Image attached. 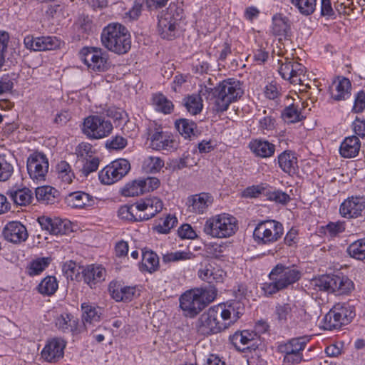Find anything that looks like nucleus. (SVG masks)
I'll list each match as a JSON object with an SVG mask.
<instances>
[{"mask_svg": "<svg viewBox=\"0 0 365 365\" xmlns=\"http://www.w3.org/2000/svg\"><path fill=\"white\" fill-rule=\"evenodd\" d=\"M241 313L233 306L219 304L209 308L197 319L195 324L197 332L202 336L220 333L228 329L240 317Z\"/></svg>", "mask_w": 365, "mask_h": 365, "instance_id": "nucleus-1", "label": "nucleus"}, {"mask_svg": "<svg viewBox=\"0 0 365 365\" xmlns=\"http://www.w3.org/2000/svg\"><path fill=\"white\" fill-rule=\"evenodd\" d=\"M102 44L117 54L126 53L131 47L130 35L125 26L119 23H110L101 32Z\"/></svg>", "mask_w": 365, "mask_h": 365, "instance_id": "nucleus-2", "label": "nucleus"}, {"mask_svg": "<svg viewBox=\"0 0 365 365\" xmlns=\"http://www.w3.org/2000/svg\"><path fill=\"white\" fill-rule=\"evenodd\" d=\"M243 93L240 81L234 78L222 81L212 89V110L216 113L227 110L230 105L237 101Z\"/></svg>", "mask_w": 365, "mask_h": 365, "instance_id": "nucleus-3", "label": "nucleus"}, {"mask_svg": "<svg viewBox=\"0 0 365 365\" xmlns=\"http://www.w3.org/2000/svg\"><path fill=\"white\" fill-rule=\"evenodd\" d=\"M301 278V272L294 267L277 264L269 274V282L263 284L262 289L266 295H272L287 289Z\"/></svg>", "mask_w": 365, "mask_h": 365, "instance_id": "nucleus-4", "label": "nucleus"}, {"mask_svg": "<svg viewBox=\"0 0 365 365\" xmlns=\"http://www.w3.org/2000/svg\"><path fill=\"white\" fill-rule=\"evenodd\" d=\"M238 230L237 219L229 214L222 213L208 218L203 226V232L214 238H227Z\"/></svg>", "mask_w": 365, "mask_h": 365, "instance_id": "nucleus-5", "label": "nucleus"}, {"mask_svg": "<svg viewBox=\"0 0 365 365\" xmlns=\"http://www.w3.org/2000/svg\"><path fill=\"white\" fill-rule=\"evenodd\" d=\"M312 284L319 291L336 294H348L354 288L353 282L341 274H324L313 279Z\"/></svg>", "mask_w": 365, "mask_h": 365, "instance_id": "nucleus-6", "label": "nucleus"}, {"mask_svg": "<svg viewBox=\"0 0 365 365\" xmlns=\"http://www.w3.org/2000/svg\"><path fill=\"white\" fill-rule=\"evenodd\" d=\"M354 317L355 310L353 306L346 303H338L325 315L324 329H339L343 325L349 324Z\"/></svg>", "mask_w": 365, "mask_h": 365, "instance_id": "nucleus-7", "label": "nucleus"}, {"mask_svg": "<svg viewBox=\"0 0 365 365\" xmlns=\"http://www.w3.org/2000/svg\"><path fill=\"white\" fill-rule=\"evenodd\" d=\"M309 339L306 336L297 337L280 343L277 346L279 353L284 355L283 365H297L303 361L302 351Z\"/></svg>", "mask_w": 365, "mask_h": 365, "instance_id": "nucleus-8", "label": "nucleus"}, {"mask_svg": "<svg viewBox=\"0 0 365 365\" xmlns=\"http://www.w3.org/2000/svg\"><path fill=\"white\" fill-rule=\"evenodd\" d=\"M284 233L282 223L276 220L262 221L253 232L254 240L258 245H268L279 240Z\"/></svg>", "mask_w": 365, "mask_h": 365, "instance_id": "nucleus-9", "label": "nucleus"}, {"mask_svg": "<svg viewBox=\"0 0 365 365\" xmlns=\"http://www.w3.org/2000/svg\"><path fill=\"white\" fill-rule=\"evenodd\" d=\"M113 128L109 120L101 115H93L84 119L82 131L88 138L98 140L108 136Z\"/></svg>", "mask_w": 365, "mask_h": 365, "instance_id": "nucleus-10", "label": "nucleus"}, {"mask_svg": "<svg viewBox=\"0 0 365 365\" xmlns=\"http://www.w3.org/2000/svg\"><path fill=\"white\" fill-rule=\"evenodd\" d=\"M130 165L125 159L113 161L99 172L98 178L105 185H111L121 180L130 170Z\"/></svg>", "mask_w": 365, "mask_h": 365, "instance_id": "nucleus-11", "label": "nucleus"}, {"mask_svg": "<svg viewBox=\"0 0 365 365\" xmlns=\"http://www.w3.org/2000/svg\"><path fill=\"white\" fill-rule=\"evenodd\" d=\"M148 135L150 147L153 150L172 152L178 148V142L173 135L168 132L163 131L160 128H149Z\"/></svg>", "mask_w": 365, "mask_h": 365, "instance_id": "nucleus-12", "label": "nucleus"}, {"mask_svg": "<svg viewBox=\"0 0 365 365\" xmlns=\"http://www.w3.org/2000/svg\"><path fill=\"white\" fill-rule=\"evenodd\" d=\"M80 56L83 63L93 71L103 72L108 68L106 52L101 48L85 47L81 51Z\"/></svg>", "mask_w": 365, "mask_h": 365, "instance_id": "nucleus-13", "label": "nucleus"}, {"mask_svg": "<svg viewBox=\"0 0 365 365\" xmlns=\"http://www.w3.org/2000/svg\"><path fill=\"white\" fill-rule=\"evenodd\" d=\"M278 71L282 78L291 83L302 84L305 76V67L294 59L285 58L278 61Z\"/></svg>", "mask_w": 365, "mask_h": 365, "instance_id": "nucleus-14", "label": "nucleus"}, {"mask_svg": "<svg viewBox=\"0 0 365 365\" xmlns=\"http://www.w3.org/2000/svg\"><path fill=\"white\" fill-rule=\"evenodd\" d=\"M179 300L180 307L186 317L194 318L205 309L200 299V292L195 289L184 292Z\"/></svg>", "mask_w": 365, "mask_h": 365, "instance_id": "nucleus-15", "label": "nucleus"}, {"mask_svg": "<svg viewBox=\"0 0 365 365\" xmlns=\"http://www.w3.org/2000/svg\"><path fill=\"white\" fill-rule=\"evenodd\" d=\"M27 170L31 178L41 181L45 179L48 170V161L41 153H34L27 159Z\"/></svg>", "mask_w": 365, "mask_h": 365, "instance_id": "nucleus-16", "label": "nucleus"}, {"mask_svg": "<svg viewBox=\"0 0 365 365\" xmlns=\"http://www.w3.org/2000/svg\"><path fill=\"white\" fill-rule=\"evenodd\" d=\"M9 41V34L0 31V72L16 65L19 57L15 48L8 46Z\"/></svg>", "mask_w": 365, "mask_h": 365, "instance_id": "nucleus-17", "label": "nucleus"}, {"mask_svg": "<svg viewBox=\"0 0 365 365\" xmlns=\"http://www.w3.org/2000/svg\"><path fill=\"white\" fill-rule=\"evenodd\" d=\"M365 210V197L352 196L345 200L340 205L339 212L346 218H356L362 215Z\"/></svg>", "mask_w": 365, "mask_h": 365, "instance_id": "nucleus-18", "label": "nucleus"}, {"mask_svg": "<svg viewBox=\"0 0 365 365\" xmlns=\"http://www.w3.org/2000/svg\"><path fill=\"white\" fill-rule=\"evenodd\" d=\"M66 346L64 340L53 338L47 341L41 351V356L47 362H57L63 357Z\"/></svg>", "mask_w": 365, "mask_h": 365, "instance_id": "nucleus-19", "label": "nucleus"}, {"mask_svg": "<svg viewBox=\"0 0 365 365\" xmlns=\"http://www.w3.org/2000/svg\"><path fill=\"white\" fill-rule=\"evenodd\" d=\"M2 235L6 241L14 244L25 242L29 237L26 227L18 221L8 222L3 229Z\"/></svg>", "mask_w": 365, "mask_h": 365, "instance_id": "nucleus-20", "label": "nucleus"}, {"mask_svg": "<svg viewBox=\"0 0 365 365\" xmlns=\"http://www.w3.org/2000/svg\"><path fill=\"white\" fill-rule=\"evenodd\" d=\"M199 277L209 284L221 283L224 282L226 272L215 262H209L198 271Z\"/></svg>", "mask_w": 365, "mask_h": 365, "instance_id": "nucleus-21", "label": "nucleus"}, {"mask_svg": "<svg viewBox=\"0 0 365 365\" xmlns=\"http://www.w3.org/2000/svg\"><path fill=\"white\" fill-rule=\"evenodd\" d=\"M138 204L140 211L138 219L141 221L148 220L153 217L163 208V201L156 197L147 198Z\"/></svg>", "mask_w": 365, "mask_h": 365, "instance_id": "nucleus-22", "label": "nucleus"}, {"mask_svg": "<svg viewBox=\"0 0 365 365\" xmlns=\"http://www.w3.org/2000/svg\"><path fill=\"white\" fill-rule=\"evenodd\" d=\"M111 297L116 302H130L135 296V286H125L118 282H111L108 286Z\"/></svg>", "mask_w": 365, "mask_h": 365, "instance_id": "nucleus-23", "label": "nucleus"}, {"mask_svg": "<svg viewBox=\"0 0 365 365\" xmlns=\"http://www.w3.org/2000/svg\"><path fill=\"white\" fill-rule=\"evenodd\" d=\"M55 324L56 328L63 333L77 334L82 332L78 319L71 314L63 313L58 316Z\"/></svg>", "mask_w": 365, "mask_h": 365, "instance_id": "nucleus-24", "label": "nucleus"}, {"mask_svg": "<svg viewBox=\"0 0 365 365\" xmlns=\"http://www.w3.org/2000/svg\"><path fill=\"white\" fill-rule=\"evenodd\" d=\"M158 32L163 38L172 40L179 34V24L160 13L158 16Z\"/></svg>", "mask_w": 365, "mask_h": 365, "instance_id": "nucleus-25", "label": "nucleus"}, {"mask_svg": "<svg viewBox=\"0 0 365 365\" xmlns=\"http://www.w3.org/2000/svg\"><path fill=\"white\" fill-rule=\"evenodd\" d=\"M279 167L290 176L297 174L298 170V160L294 153L284 150L277 157Z\"/></svg>", "mask_w": 365, "mask_h": 365, "instance_id": "nucleus-26", "label": "nucleus"}, {"mask_svg": "<svg viewBox=\"0 0 365 365\" xmlns=\"http://www.w3.org/2000/svg\"><path fill=\"white\" fill-rule=\"evenodd\" d=\"M82 321L83 325L81 326L82 331L88 329V325L94 324L101 321L103 314L101 308L96 307L89 303H83L81 304Z\"/></svg>", "mask_w": 365, "mask_h": 365, "instance_id": "nucleus-27", "label": "nucleus"}, {"mask_svg": "<svg viewBox=\"0 0 365 365\" xmlns=\"http://www.w3.org/2000/svg\"><path fill=\"white\" fill-rule=\"evenodd\" d=\"M351 83L349 78L343 77L333 83L330 88L331 98L337 101H344L351 96Z\"/></svg>", "mask_w": 365, "mask_h": 365, "instance_id": "nucleus-28", "label": "nucleus"}, {"mask_svg": "<svg viewBox=\"0 0 365 365\" xmlns=\"http://www.w3.org/2000/svg\"><path fill=\"white\" fill-rule=\"evenodd\" d=\"M361 148V141L358 136L346 137L339 147V154L344 158H352L358 155Z\"/></svg>", "mask_w": 365, "mask_h": 365, "instance_id": "nucleus-29", "label": "nucleus"}, {"mask_svg": "<svg viewBox=\"0 0 365 365\" xmlns=\"http://www.w3.org/2000/svg\"><path fill=\"white\" fill-rule=\"evenodd\" d=\"M106 270L101 265L91 264L83 269V280L91 288L104 280Z\"/></svg>", "mask_w": 365, "mask_h": 365, "instance_id": "nucleus-30", "label": "nucleus"}, {"mask_svg": "<svg viewBox=\"0 0 365 365\" xmlns=\"http://www.w3.org/2000/svg\"><path fill=\"white\" fill-rule=\"evenodd\" d=\"M66 202L73 208H84L93 206L95 203V200L89 194L78 191L70 193L66 197Z\"/></svg>", "mask_w": 365, "mask_h": 365, "instance_id": "nucleus-31", "label": "nucleus"}, {"mask_svg": "<svg viewBox=\"0 0 365 365\" xmlns=\"http://www.w3.org/2000/svg\"><path fill=\"white\" fill-rule=\"evenodd\" d=\"M212 202L211 197L205 192L188 197L187 205L190 212L202 214Z\"/></svg>", "mask_w": 365, "mask_h": 365, "instance_id": "nucleus-32", "label": "nucleus"}, {"mask_svg": "<svg viewBox=\"0 0 365 365\" xmlns=\"http://www.w3.org/2000/svg\"><path fill=\"white\" fill-rule=\"evenodd\" d=\"M160 267L159 257L156 253L151 250H145L142 252V261L139 265L141 272L153 273Z\"/></svg>", "mask_w": 365, "mask_h": 365, "instance_id": "nucleus-33", "label": "nucleus"}, {"mask_svg": "<svg viewBox=\"0 0 365 365\" xmlns=\"http://www.w3.org/2000/svg\"><path fill=\"white\" fill-rule=\"evenodd\" d=\"M252 151L261 158H269L272 156L275 151V145L268 140L256 139L250 143Z\"/></svg>", "mask_w": 365, "mask_h": 365, "instance_id": "nucleus-34", "label": "nucleus"}, {"mask_svg": "<svg viewBox=\"0 0 365 365\" xmlns=\"http://www.w3.org/2000/svg\"><path fill=\"white\" fill-rule=\"evenodd\" d=\"M175 126L179 133L185 139L191 140L197 136L199 132L196 123L187 118H180L175 122Z\"/></svg>", "mask_w": 365, "mask_h": 365, "instance_id": "nucleus-35", "label": "nucleus"}, {"mask_svg": "<svg viewBox=\"0 0 365 365\" xmlns=\"http://www.w3.org/2000/svg\"><path fill=\"white\" fill-rule=\"evenodd\" d=\"M297 307L291 303L277 304L275 307L274 314L281 324H286L294 317Z\"/></svg>", "mask_w": 365, "mask_h": 365, "instance_id": "nucleus-36", "label": "nucleus"}, {"mask_svg": "<svg viewBox=\"0 0 365 365\" xmlns=\"http://www.w3.org/2000/svg\"><path fill=\"white\" fill-rule=\"evenodd\" d=\"M59 195V192L51 186H42L36 189V196L38 201L44 204L55 203Z\"/></svg>", "mask_w": 365, "mask_h": 365, "instance_id": "nucleus-37", "label": "nucleus"}, {"mask_svg": "<svg viewBox=\"0 0 365 365\" xmlns=\"http://www.w3.org/2000/svg\"><path fill=\"white\" fill-rule=\"evenodd\" d=\"M10 199L17 205L26 206L31 202L33 195L29 188L10 190L7 192Z\"/></svg>", "mask_w": 365, "mask_h": 365, "instance_id": "nucleus-38", "label": "nucleus"}, {"mask_svg": "<svg viewBox=\"0 0 365 365\" xmlns=\"http://www.w3.org/2000/svg\"><path fill=\"white\" fill-rule=\"evenodd\" d=\"M290 31V24L287 17L276 14L272 18V32L275 36H287Z\"/></svg>", "mask_w": 365, "mask_h": 365, "instance_id": "nucleus-39", "label": "nucleus"}, {"mask_svg": "<svg viewBox=\"0 0 365 365\" xmlns=\"http://www.w3.org/2000/svg\"><path fill=\"white\" fill-rule=\"evenodd\" d=\"M232 344L235 347L242 351L249 348V344L252 341V334L248 331L235 332L230 336Z\"/></svg>", "mask_w": 365, "mask_h": 365, "instance_id": "nucleus-40", "label": "nucleus"}, {"mask_svg": "<svg viewBox=\"0 0 365 365\" xmlns=\"http://www.w3.org/2000/svg\"><path fill=\"white\" fill-rule=\"evenodd\" d=\"M140 211L138 204L122 205L118 211V215L122 220L128 221L140 222L138 219Z\"/></svg>", "mask_w": 365, "mask_h": 365, "instance_id": "nucleus-41", "label": "nucleus"}, {"mask_svg": "<svg viewBox=\"0 0 365 365\" xmlns=\"http://www.w3.org/2000/svg\"><path fill=\"white\" fill-rule=\"evenodd\" d=\"M163 159L157 156H148L145 158L142 164V169L147 173H156L164 167Z\"/></svg>", "mask_w": 365, "mask_h": 365, "instance_id": "nucleus-42", "label": "nucleus"}, {"mask_svg": "<svg viewBox=\"0 0 365 365\" xmlns=\"http://www.w3.org/2000/svg\"><path fill=\"white\" fill-rule=\"evenodd\" d=\"M289 1L304 16L312 14L317 6V0H289Z\"/></svg>", "mask_w": 365, "mask_h": 365, "instance_id": "nucleus-43", "label": "nucleus"}, {"mask_svg": "<svg viewBox=\"0 0 365 365\" xmlns=\"http://www.w3.org/2000/svg\"><path fill=\"white\" fill-rule=\"evenodd\" d=\"M61 41L55 36L36 37V51L53 50L60 46Z\"/></svg>", "mask_w": 365, "mask_h": 365, "instance_id": "nucleus-44", "label": "nucleus"}, {"mask_svg": "<svg viewBox=\"0 0 365 365\" xmlns=\"http://www.w3.org/2000/svg\"><path fill=\"white\" fill-rule=\"evenodd\" d=\"M121 193L125 197H134L145 193L142 180L140 178L134 180L127 183L122 189Z\"/></svg>", "mask_w": 365, "mask_h": 365, "instance_id": "nucleus-45", "label": "nucleus"}, {"mask_svg": "<svg viewBox=\"0 0 365 365\" xmlns=\"http://www.w3.org/2000/svg\"><path fill=\"white\" fill-rule=\"evenodd\" d=\"M348 254L358 260H365V237L352 242L347 248Z\"/></svg>", "mask_w": 365, "mask_h": 365, "instance_id": "nucleus-46", "label": "nucleus"}, {"mask_svg": "<svg viewBox=\"0 0 365 365\" xmlns=\"http://www.w3.org/2000/svg\"><path fill=\"white\" fill-rule=\"evenodd\" d=\"M183 104L187 110L192 115H197L202 109V100L198 95L188 96L185 98Z\"/></svg>", "mask_w": 365, "mask_h": 365, "instance_id": "nucleus-47", "label": "nucleus"}, {"mask_svg": "<svg viewBox=\"0 0 365 365\" xmlns=\"http://www.w3.org/2000/svg\"><path fill=\"white\" fill-rule=\"evenodd\" d=\"M263 113L264 116L259 118L258 128L263 133L272 131L276 128V118L273 115V112L269 111L267 114V110H264Z\"/></svg>", "mask_w": 365, "mask_h": 365, "instance_id": "nucleus-48", "label": "nucleus"}, {"mask_svg": "<svg viewBox=\"0 0 365 365\" xmlns=\"http://www.w3.org/2000/svg\"><path fill=\"white\" fill-rule=\"evenodd\" d=\"M160 13L180 24V21L184 16L182 4L171 3L165 11H162Z\"/></svg>", "mask_w": 365, "mask_h": 365, "instance_id": "nucleus-49", "label": "nucleus"}, {"mask_svg": "<svg viewBox=\"0 0 365 365\" xmlns=\"http://www.w3.org/2000/svg\"><path fill=\"white\" fill-rule=\"evenodd\" d=\"M282 117L287 123H294L302 120L303 116L299 111V106L294 103L286 107L282 113Z\"/></svg>", "mask_w": 365, "mask_h": 365, "instance_id": "nucleus-50", "label": "nucleus"}, {"mask_svg": "<svg viewBox=\"0 0 365 365\" xmlns=\"http://www.w3.org/2000/svg\"><path fill=\"white\" fill-rule=\"evenodd\" d=\"M58 289V283L54 277L48 276L44 278L38 286V292L44 295H52Z\"/></svg>", "mask_w": 365, "mask_h": 365, "instance_id": "nucleus-51", "label": "nucleus"}, {"mask_svg": "<svg viewBox=\"0 0 365 365\" xmlns=\"http://www.w3.org/2000/svg\"><path fill=\"white\" fill-rule=\"evenodd\" d=\"M56 170L58 173V177L66 184H70L74 178V173H73L70 165L66 161H61L57 164Z\"/></svg>", "mask_w": 365, "mask_h": 365, "instance_id": "nucleus-52", "label": "nucleus"}, {"mask_svg": "<svg viewBox=\"0 0 365 365\" xmlns=\"http://www.w3.org/2000/svg\"><path fill=\"white\" fill-rule=\"evenodd\" d=\"M195 290L200 292V299L205 308L209 304L212 302L217 296V290L214 286H209L207 287L195 288Z\"/></svg>", "mask_w": 365, "mask_h": 365, "instance_id": "nucleus-53", "label": "nucleus"}, {"mask_svg": "<svg viewBox=\"0 0 365 365\" xmlns=\"http://www.w3.org/2000/svg\"><path fill=\"white\" fill-rule=\"evenodd\" d=\"M153 103L158 110L163 113H170L173 109V103L163 94H157L153 97Z\"/></svg>", "mask_w": 365, "mask_h": 365, "instance_id": "nucleus-54", "label": "nucleus"}, {"mask_svg": "<svg viewBox=\"0 0 365 365\" xmlns=\"http://www.w3.org/2000/svg\"><path fill=\"white\" fill-rule=\"evenodd\" d=\"M194 257L195 255L190 251H177L164 255L163 256V262L168 263L171 262L183 261L191 259L194 258Z\"/></svg>", "mask_w": 365, "mask_h": 365, "instance_id": "nucleus-55", "label": "nucleus"}, {"mask_svg": "<svg viewBox=\"0 0 365 365\" xmlns=\"http://www.w3.org/2000/svg\"><path fill=\"white\" fill-rule=\"evenodd\" d=\"M51 262V258L42 257L33 261L29 268V274L31 276L41 273Z\"/></svg>", "mask_w": 365, "mask_h": 365, "instance_id": "nucleus-56", "label": "nucleus"}, {"mask_svg": "<svg viewBox=\"0 0 365 365\" xmlns=\"http://www.w3.org/2000/svg\"><path fill=\"white\" fill-rule=\"evenodd\" d=\"M14 173V167L5 155H0V181L8 180Z\"/></svg>", "mask_w": 365, "mask_h": 365, "instance_id": "nucleus-57", "label": "nucleus"}, {"mask_svg": "<svg viewBox=\"0 0 365 365\" xmlns=\"http://www.w3.org/2000/svg\"><path fill=\"white\" fill-rule=\"evenodd\" d=\"M178 222V220L175 216L168 215L163 220L162 224H159L155 227V230L158 233L167 234L170 230L174 227Z\"/></svg>", "mask_w": 365, "mask_h": 365, "instance_id": "nucleus-58", "label": "nucleus"}, {"mask_svg": "<svg viewBox=\"0 0 365 365\" xmlns=\"http://www.w3.org/2000/svg\"><path fill=\"white\" fill-rule=\"evenodd\" d=\"M127 145V140L122 136L116 135L108 140L106 143L107 148L110 150H121Z\"/></svg>", "mask_w": 365, "mask_h": 365, "instance_id": "nucleus-59", "label": "nucleus"}, {"mask_svg": "<svg viewBox=\"0 0 365 365\" xmlns=\"http://www.w3.org/2000/svg\"><path fill=\"white\" fill-rule=\"evenodd\" d=\"M266 195L269 200L282 204H286L290 200L289 195L279 190L269 192Z\"/></svg>", "mask_w": 365, "mask_h": 365, "instance_id": "nucleus-60", "label": "nucleus"}, {"mask_svg": "<svg viewBox=\"0 0 365 365\" xmlns=\"http://www.w3.org/2000/svg\"><path fill=\"white\" fill-rule=\"evenodd\" d=\"M90 158V160H88V158L86 159V162L84 163L81 170L82 173L85 176H88L90 173L97 170L99 166L100 160L98 158L91 157Z\"/></svg>", "mask_w": 365, "mask_h": 365, "instance_id": "nucleus-61", "label": "nucleus"}, {"mask_svg": "<svg viewBox=\"0 0 365 365\" xmlns=\"http://www.w3.org/2000/svg\"><path fill=\"white\" fill-rule=\"evenodd\" d=\"M344 230V223L341 222H329L325 227V233L329 234L330 237H335Z\"/></svg>", "mask_w": 365, "mask_h": 365, "instance_id": "nucleus-62", "label": "nucleus"}, {"mask_svg": "<svg viewBox=\"0 0 365 365\" xmlns=\"http://www.w3.org/2000/svg\"><path fill=\"white\" fill-rule=\"evenodd\" d=\"M76 153L78 156L84 158L86 159L88 158H91L93 153L92 145L88 143L83 142L77 146Z\"/></svg>", "mask_w": 365, "mask_h": 365, "instance_id": "nucleus-63", "label": "nucleus"}, {"mask_svg": "<svg viewBox=\"0 0 365 365\" xmlns=\"http://www.w3.org/2000/svg\"><path fill=\"white\" fill-rule=\"evenodd\" d=\"M365 108V92L364 91H360L357 93L355 100L354 104L353 106V111L354 113H361Z\"/></svg>", "mask_w": 365, "mask_h": 365, "instance_id": "nucleus-64", "label": "nucleus"}]
</instances>
